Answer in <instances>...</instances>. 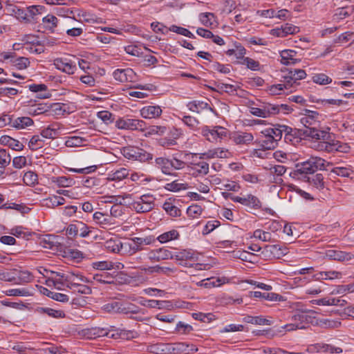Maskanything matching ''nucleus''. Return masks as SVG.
Listing matches in <instances>:
<instances>
[{"instance_id":"obj_37","label":"nucleus","mask_w":354,"mask_h":354,"mask_svg":"<svg viewBox=\"0 0 354 354\" xmlns=\"http://www.w3.org/2000/svg\"><path fill=\"white\" fill-rule=\"evenodd\" d=\"M51 112V109L46 104H39L37 105L32 106L29 111V113L33 115H37L44 113L46 115H50Z\"/></svg>"},{"instance_id":"obj_56","label":"nucleus","mask_w":354,"mask_h":354,"mask_svg":"<svg viewBox=\"0 0 354 354\" xmlns=\"http://www.w3.org/2000/svg\"><path fill=\"white\" fill-rule=\"evenodd\" d=\"M57 18L52 15H48L42 19L46 28L50 30H53L57 26Z\"/></svg>"},{"instance_id":"obj_18","label":"nucleus","mask_w":354,"mask_h":354,"mask_svg":"<svg viewBox=\"0 0 354 354\" xmlns=\"http://www.w3.org/2000/svg\"><path fill=\"white\" fill-rule=\"evenodd\" d=\"M147 351L155 354H170L173 353L171 343H157L148 346Z\"/></svg>"},{"instance_id":"obj_38","label":"nucleus","mask_w":354,"mask_h":354,"mask_svg":"<svg viewBox=\"0 0 354 354\" xmlns=\"http://www.w3.org/2000/svg\"><path fill=\"white\" fill-rule=\"evenodd\" d=\"M51 181L59 187H70L75 183L72 178L66 176L53 177Z\"/></svg>"},{"instance_id":"obj_14","label":"nucleus","mask_w":354,"mask_h":354,"mask_svg":"<svg viewBox=\"0 0 354 354\" xmlns=\"http://www.w3.org/2000/svg\"><path fill=\"white\" fill-rule=\"evenodd\" d=\"M261 136L257 140L256 142L263 149L271 150L274 149L277 144L274 140V138L268 132H266V129L261 131Z\"/></svg>"},{"instance_id":"obj_60","label":"nucleus","mask_w":354,"mask_h":354,"mask_svg":"<svg viewBox=\"0 0 354 354\" xmlns=\"http://www.w3.org/2000/svg\"><path fill=\"white\" fill-rule=\"evenodd\" d=\"M40 136L35 135L31 138L28 142V147L31 150H37L43 147L44 140Z\"/></svg>"},{"instance_id":"obj_23","label":"nucleus","mask_w":354,"mask_h":354,"mask_svg":"<svg viewBox=\"0 0 354 354\" xmlns=\"http://www.w3.org/2000/svg\"><path fill=\"white\" fill-rule=\"evenodd\" d=\"M297 52L293 50H284L280 53L281 63L284 65L295 64L300 62V59H296Z\"/></svg>"},{"instance_id":"obj_46","label":"nucleus","mask_w":354,"mask_h":354,"mask_svg":"<svg viewBox=\"0 0 354 354\" xmlns=\"http://www.w3.org/2000/svg\"><path fill=\"white\" fill-rule=\"evenodd\" d=\"M12 64L19 70H24L27 68L30 65V61L27 57H15L11 59Z\"/></svg>"},{"instance_id":"obj_17","label":"nucleus","mask_w":354,"mask_h":354,"mask_svg":"<svg viewBox=\"0 0 354 354\" xmlns=\"http://www.w3.org/2000/svg\"><path fill=\"white\" fill-rule=\"evenodd\" d=\"M82 283H92L93 281L91 279L87 278L78 272H71L66 288L71 289Z\"/></svg>"},{"instance_id":"obj_4","label":"nucleus","mask_w":354,"mask_h":354,"mask_svg":"<svg viewBox=\"0 0 354 354\" xmlns=\"http://www.w3.org/2000/svg\"><path fill=\"white\" fill-rule=\"evenodd\" d=\"M156 198L151 194H143L129 205L137 213L150 212L155 207Z\"/></svg>"},{"instance_id":"obj_52","label":"nucleus","mask_w":354,"mask_h":354,"mask_svg":"<svg viewBox=\"0 0 354 354\" xmlns=\"http://www.w3.org/2000/svg\"><path fill=\"white\" fill-rule=\"evenodd\" d=\"M11 161V156L6 149H0V169L4 171L5 168L9 165Z\"/></svg>"},{"instance_id":"obj_45","label":"nucleus","mask_w":354,"mask_h":354,"mask_svg":"<svg viewBox=\"0 0 354 354\" xmlns=\"http://www.w3.org/2000/svg\"><path fill=\"white\" fill-rule=\"evenodd\" d=\"M155 162L158 167L161 169L163 174H171V167L169 165V159L160 157L155 160Z\"/></svg>"},{"instance_id":"obj_49","label":"nucleus","mask_w":354,"mask_h":354,"mask_svg":"<svg viewBox=\"0 0 354 354\" xmlns=\"http://www.w3.org/2000/svg\"><path fill=\"white\" fill-rule=\"evenodd\" d=\"M93 218V220L97 224L102 225L103 227H104V225H106L111 224V218L109 216L105 215L104 214H103L102 212H97L94 213Z\"/></svg>"},{"instance_id":"obj_10","label":"nucleus","mask_w":354,"mask_h":354,"mask_svg":"<svg viewBox=\"0 0 354 354\" xmlns=\"http://www.w3.org/2000/svg\"><path fill=\"white\" fill-rule=\"evenodd\" d=\"M306 77V73L302 69L290 70L288 72V75L285 77L286 80V89H290L297 84V81L304 79Z\"/></svg>"},{"instance_id":"obj_19","label":"nucleus","mask_w":354,"mask_h":354,"mask_svg":"<svg viewBox=\"0 0 354 354\" xmlns=\"http://www.w3.org/2000/svg\"><path fill=\"white\" fill-rule=\"evenodd\" d=\"M93 283L94 281L102 284H111L115 283V277L108 272H99L92 275Z\"/></svg>"},{"instance_id":"obj_26","label":"nucleus","mask_w":354,"mask_h":354,"mask_svg":"<svg viewBox=\"0 0 354 354\" xmlns=\"http://www.w3.org/2000/svg\"><path fill=\"white\" fill-rule=\"evenodd\" d=\"M259 108L263 112L266 118L276 115L279 112V106L278 104H273L269 102H262Z\"/></svg>"},{"instance_id":"obj_58","label":"nucleus","mask_w":354,"mask_h":354,"mask_svg":"<svg viewBox=\"0 0 354 354\" xmlns=\"http://www.w3.org/2000/svg\"><path fill=\"white\" fill-rule=\"evenodd\" d=\"M106 328H92L88 330L87 334L91 339H96L101 337H106Z\"/></svg>"},{"instance_id":"obj_5","label":"nucleus","mask_w":354,"mask_h":354,"mask_svg":"<svg viewBox=\"0 0 354 354\" xmlns=\"http://www.w3.org/2000/svg\"><path fill=\"white\" fill-rule=\"evenodd\" d=\"M317 148L319 150L327 152L339 151L342 153H347L350 149V147L347 144L332 139L330 134L328 140L319 142Z\"/></svg>"},{"instance_id":"obj_39","label":"nucleus","mask_w":354,"mask_h":354,"mask_svg":"<svg viewBox=\"0 0 354 354\" xmlns=\"http://www.w3.org/2000/svg\"><path fill=\"white\" fill-rule=\"evenodd\" d=\"M179 236V232L176 230H171L159 235L157 237V240L161 243H165L170 241L178 239Z\"/></svg>"},{"instance_id":"obj_31","label":"nucleus","mask_w":354,"mask_h":354,"mask_svg":"<svg viewBox=\"0 0 354 354\" xmlns=\"http://www.w3.org/2000/svg\"><path fill=\"white\" fill-rule=\"evenodd\" d=\"M120 248H122V253L128 254L129 255H132L140 251V248H138L136 243L134 242L133 238L122 243V245H120Z\"/></svg>"},{"instance_id":"obj_57","label":"nucleus","mask_w":354,"mask_h":354,"mask_svg":"<svg viewBox=\"0 0 354 354\" xmlns=\"http://www.w3.org/2000/svg\"><path fill=\"white\" fill-rule=\"evenodd\" d=\"M221 280L220 279H215L214 278L211 277L201 280L197 283V285L209 288L220 286L221 284Z\"/></svg>"},{"instance_id":"obj_29","label":"nucleus","mask_w":354,"mask_h":354,"mask_svg":"<svg viewBox=\"0 0 354 354\" xmlns=\"http://www.w3.org/2000/svg\"><path fill=\"white\" fill-rule=\"evenodd\" d=\"M33 120L29 117H18L12 119V128L24 129L33 124Z\"/></svg>"},{"instance_id":"obj_41","label":"nucleus","mask_w":354,"mask_h":354,"mask_svg":"<svg viewBox=\"0 0 354 354\" xmlns=\"http://www.w3.org/2000/svg\"><path fill=\"white\" fill-rule=\"evenodd\" d=\"M264 250L266 252H270L274 258H280L286 254V250L282 249L279 245H268Z\"/></svg>"},{"instance_id":"obj_50","label":"nucleus","mask_w":354,"mask_h":354,"mask_svg":"<svg viewBox=\"0 0 354 354\" xmlns=\"http://www.w3.org/2000/svg\"><path fill=\"white\" fill-rule=\"evenodd\" d=\"M54 125L48 126L41 131V136L44 138L54 139L58 134V129L53 127Z\"/></svg>"},{"instance_id":"obj_48","label":"nucleus","mask_w":354,"mask_h":354,"mask_svg":"<svg viewBox=\"0 0 354 354\" xmlns=\"http://www.w3.org/2000/svg\"><path fill=\"white\" fill-rule=\"evenodd\" d=\"M115 263L111 261H95L92 263L93 268L100 272H106V270L114 268Z\"/></svg>"},{"instance_id":"obj_13","label":"nucleus","mask_w":354,"mask_h":354,"mask_svg":"<svg viewBox=\"0 0 354 354\" xmlns=\"http://www.w3.org/2000/svg\"><path fill=\"white\" fill-rule=\"evenodd\" d=\"M200 159H212V158H227L231 156V153L224 148H215L209 149L206 152L199 154Z\"/></svg>"},{"instance_id":"obj_53","label":"nucleus","mask_w":354,"mask_h":354,"mask_svg":"<svg viewBox=\"0 0 354 354\" xmlns=\"http://www.w3.org/2000/svg\"><path fill=\"white\" fill-rule=\"evenodd\" d=\"M312 80L313 82L319 85H326L332 82V79L324 73L315 74Z\"/></svg>"},{"instance_id":"obj_25","label":"nucleus","mask_w":354,"mask_h":354,"mask_svg":"<svg viewBox=\"0 0 354 354\" xmlns=\"http://www.w3.org/2000/svg\"><path fill=\"white\" fill-rule=\"evenodd\" d=\"M171 348H173V353L181 354H189L191 352L197 351L194 345H189L185 342L171 343Z\"/></svg>"},{"instance_id":"obj_61","label":"nucleus","mask_w":354,"mask_h":354,"mask_svg":"<svg viewBox=\"0 0 354 354\" xmlns=\"http://www.w3.org/2000/svg\"><path fill=\"white\" fill-rule=\"evenodd\" d=\"M124 204V202L123 203L121 201L114 204L110 209L111 216L115 218L121 216L124 214V209L122 207Z\"/></svg>"},{"instance_id":"obj_59","label":"nucleus","mask_w":354,"mask_h":354,"mask_svg":"<svg viewBox=\"0 0 354 354\" xmlns=\"http://www.w3.org/2000/svg\"><path fill=\"white\" fill-rule=\"evenodd\" d=\"M45 10L43 6H32L27 8L28 16L29 21L34 19L35 17L37 15L41 14Z\"/></svg>"},{"instance_id":"obj_24","label":"nucleus","mask_w":354,"mask_h":354,"mask_svg":"<svg viewBox=\"0 0 354 354\" xmlns=\"http://www.w3.org/2000/svg\"><path fill=\"white\" fill-rule=\"evenodd\" d=\"M142 270H144L146 273L148 274H153V273H158V274H164L166 275H170L172 273H174L176 272V268H171V267H164L160 266H149L148 268H144L141 269Z\"/></svg>"},{"instance_id":"obj_1","label":"nucleus","mask_w":354,"mask_h":354,"mask_svg":"<svg viewBox=\"0 0 354 354\" xmlns=\"http://www.w3.org/2000/svg\"><path fill=\"white\" fill-rule=\"evenodd\" d=\"M319 118L320 115L317 112L308 110L301 118V122L304 124V128L300 129L301 134L317 140H328L330 133L320 129Z\"/></svg>"},{"instance_id":"obj_12","label":"nucleus","mask_w":354,"mask_h":354,"mask_svg":"<svg viewBox=\"0 0 354 354\" xmlns=\"http://www.w3.org/2000/svg\"><path fill=\"white\" fill-rule=\"evenodd\" d=\"M173 259L179 261L182 266H187V261H197L198 257L192 250H183L172 252Z\"/></svg>"},{"instance_id":"obj_36","label":"nucleus","mask_w":354,"mask_h":354,"mask_svg":"<svg viewBox=\"0 0 354 354\" xmlns=\"http://www.w3.org/2000/svg\"><path fill=\"white\" fill-rule=\"evenodd\" d=\"M133 71L131 68L117 69L113 72V77L115 80L121 82L129 81V77H131Z\"/></svg>"},{"instance_id":"obj_42","label":"nucleus","mask_w":354,"mask_h":354,"mask_svg":"<svg viewBox=\"0 0 354 354\" xmlns=\"http://www.w3.org/2000/svg\"><path fill=\"white\" fill-rule=\"evenodd\" d=\"M37 311L39 313H45V314L48 315L49 317L56 318V319L65 317L64 312L61 310H55V309L48 308V307H46V308L41 307V308H39L37 309Z\"/></svg>"},{"instance_id":"obj_3","label":"nucleus","mask_w":354,"mask_h":354,"mask_svg":"<svg viewBox=\"0 0 354 354\" xmlns=\"http://www.w3.org/2000/svg\"><path fill=\"white\" fill-rule=\"evenodd\" d=\"M313 317L308 312H297L292 317V322L285 325L283 328L286 331H292L297 329H305L309 323H313Z\"/></svg>"},{"instance_id":"obj_40","label":"nucleus","mask_w":354,"mask_h":354,"mask_svg":"<svg viewBox=\"0 0 354 354\" xmlns=\"http://www.w3.org/2000/svg\"><path fill=\"white\" fill-rule=\"evenodd\" d=\"M316 324L323 328H337L341 326L338 319H320L317 320Z\"/></svg>"},{"instance_id":"obj_2","label":"nucleus","mask_w":354,"mask_h":354,"mask_svg":"<svg viewBox=\"0 0 354 354\" xmlns=\"http://www.w3.org/2000/svg\"><path fill=\"white\" fill-rule=\"evenodd\" d=\"M332 163L317 156H310L308 160L296 164L293 171L290 174V177L295 179H304L310 181L308 174H313L317 170L327 169L326 167Z\"/></svg>"},{"instance_id":"obj_54","label":"nucleus","mask_w":354,"mask_h":354,"mask_svg":"<svg viewBox=\"0 0 354 354\" xmlns=\"http://www.w3.org/2000/svg\"><path fill=\"white\" fill-rule=\"evenodd\" d=\"M165 188L168 191L176 192L187 189V185L185 183H180L178 180H174L171 183H167Z\"/></svg>"},{"instance_id":"obj_28","label":"nucleus","mask_w":354,"mask_h":354,"mask_svg":"<svg viewBox=\"0 0 354 354\" xmlns=\"http://www.w3.org/2000/svg\"><path fill=\"white\" fill-rule=\"evenodd\" d=\"M58 239L59 238L57 236L47 234L41 239L40 244L46 249L53 250L59 245Z\"/></svg>"},{"instance_id":"obj_8","label":"nucleus","mask_w":354,"mask_h":354,"mask_svg":"<svg viewBox=\"0 0 354 354\" xmlns=\"http://www.w3.org/2000/svg\"><path fill=\"white\" fill-rule=\"evenodd\" d=\"M230 199L235 203H239L254 209H259L261 207L260 200L252 194H248L243 196H233L230 197Z\"/></svg>"},{"instance_id":"obj_15","label":"nucleus","mask_w":354,"mask_h":354,"mask_svg":"<svg viewBox=\"0 0 354 354\" xmlns=\"http://www.w3.org/2000/svg\"><path fill=\"white\" fill-rule=\"evenodd\" d=\"M54 64L57 69L68 74H73L76 70V63L67 59H56Z\"/></svg>"},{"instance_id":"obj_32","label":"nucleus","mask_w":354,"mask_h":354,"mask_svg":"<svg viewBox=\"0 0 354 354\" xmlns=\"http://www.w3.org/2000/svg\"><path fill=\"white\" fill-rule=\"evenodd\" d=\"M315 349L317 352H325L330 353H340L342 349L339 347H335L331 344L325 343H317L314 344Z\"/></svg>"},{"instance_id":"obj_55","label":"nucleus","mask_w":354,"mask_h":354,"mask_svg":"<svg viewBox=\"0 0 354 354\" xmlns=\"http://www.w3.org/2000/svg\"><path fill=\"white\" fill-rule=\"evenodd\" d=\"M331 173L342 177H350L353 171L350 167H336L331 169Z\"/></svg>"},{"instance_id":"obj_62","label":"nucleus","mask_w":354,"mask_h":354,"mask_svg":"<svg viewBox=\"0 0 354 354\" xmlns=\"http://www.w3.org/2000/svg\"><path fill=\"white\" fill-rule=\"evenodd\" d=\"M192 317L196 320H200L205 323H209L212 320L215 319V315L212 313H195L192 314Z\"/></svg>"},{"instance_id":"obj_27","label":"nucleus","mask_w":354,"mask_h":354,"mask_svg":"<svg viewBox=\"0 0 354 354\" xmlns=\"http://www.w3.org/2000/svg\"><path fill=\"white\" fill-rule=\"evenodd\" d=\"M0 143L6 145L15 151H21L24 148V145L17 140H15L8 136H3L0 138Z\"/></svg>"},{"instance_id":"obj_30","label":"nucleus","mask_w":354,"mask_h":354,"mask_svg":"<svg viewBox=\"0 0 354 354\" xmlns=\"http://www.w3.org/2000/svg\"><path fill=\"white\" fill-rule=\"evenodd\" d=\"M187 107L189 111L197 113H199L205 109H211L207 102L200 100H194L192 102H189L187 104Z\"/></svg>"},{"instance_id":"obj_11","label":"nucleus","mask_w":354,"mask_h":354,"mask_svg":"<svg viewBox=\"0 0 354 354\" xmlns=\"http://www.w3.org/2000/svg\"><path fill=\"white\" fill-rule=\"evenodd\" d=\"M148 259L153 262L172 259V252L164 248L152 250L147 254Z\"/></svg>"},{"instance_id":"obj_16","label":"nucleus","mask_w":354,"mask_h":354,"mask_svg":"<svg viewBox=\"0 0 354 354\" xmlns=\"http://www.w3.org/2000/svg\"><path fill=\"white\" fill-rule=\"evenodd\" d=\"M299 30V27L290 24H286L281 28L272 29V34L276 37H284L289 34H295Z\"/></svg>"},{"instance_id":"obj_35","label":"nucleus","mask_w":354,"mask_h":354,"mask_svg":"<svg viewBox=\"0 0 354 354\" xmlns=\"http://www.w3.org/2000/svg\"><path fill=\"white\" fill-rule=\"evenodd\" d=\"M7 296L28 297L32 295L30 289L27 288H10L3 291Z\"/></svg>"},{"instance_id":"obj_43","label":"nucleus","mask_w":354,"mask_h":354,"mask_svg":"<svg viewBox=\"0 0 354 354\" xmlns=\"http://www.w3.org/2000/svg\"><path fill=\"white\" fill-rule=\"evenodd\" d=\"M215 18L214 14L212 12H205L199 15V20L201 24L209 28H212L214 26Z\"/></svg>"},{"instance_id":"obj_6","label":"nucleus","mask_w":354,"mask_h":354,"mask_svg":"<svg viewBox=\"0 0 354 354\" xmlns=\"http://www.w3.org/2000/svg\"><path fill=\"white\" fill-rule=\"evenodd\" d=\"M202 135L209 142H218L227 137V130L221 126H216L213 129L205 126L202 129Z\"/></svg>"},{"instance_id":"obj_34","label":"nucleus","mask_w":354,"mask_h":354,"mask_svg":"<svg viewBox=\"0 0 354 354\" xmlns=\"http://www.w3.org/2000/svg\"><path fill=\"white\" fill-rule=\"evenodd\" d=\"M243 322L245 323L254 324V325H268L270 326L272 324V322L269 319L264 318L262 316H250L246 315L243 319Z\"/></svg>"},{"instance_id":"obj_44","label":"nucleus","mask_w":354,"mask_h":354,"mask_svg":"<svg viewBox=\"0 0 354 354\" xmlns=\"http://www.w3.org/2000/svg\"><path fill=\"white\" fill-rule=\"evenodd\" d=\"M162 208L171 216L178 217L180 216V209L171 201H165Z\"/></svg>"},{"instance_id":"obj_21","label":"nucleus","mask_w":354,"mask_h":354,"mask_svg":"<svg viewBox=\"0 0 354 354\" xmlns=\"http://www.w3.org/2000/svg\"><path fill=\"white\" fill-rule=\"evenodd\" d=\"M162 109L159 106H147L140 110L141 115L145 118H156L162 114Z\"/></svg>"},{"instance_id":"obj_47","label":"nucleus","mask_w":354,"mask_h":354,"mask_svg":"<svg viewBox=\"0 0 354 354\" xmlns=\"http://www.w3.org/2000/svg\"><path fill=\"white\" fill-rule=\"evenodd\" d=\"M254 137L250 133H242L234 138V142L238 145H248L252 142Z\"/></svg>"},{"instance_id":"obj_64","label":"nucleus","mask_w":354,"mask_h":354,"mask_svg":"<svg viewBox=\"0 0 354 354\" xmlns=\"http://www.w3.org/2000/svg\"><path fill=\"white\" fill-rule=\"evenodd\" d=\"M37 180V175L31 171L26 172L23 177L24 183L29 186L35 185Z\"/></svg>"},{"instance_id":"obj_33","label":"nucleus","mask_w":354,"mask_h":354,"mask_svg":"<svg viewBox=\"0 0 354 354\" xmlns=\"http://www.w3.org/2000/svg\"><path fill=\"white\" fill-rule=\"evenodd\" d=\"M192 169L196 175H206L209 172V164L203 160L197 162H192Z\"/></svg>"},{"instance_id":"obj_63","label":"nucleus","mask_w":354,"mask_h":354,"mask_svg":"<svg viewBox=\"0 0 354 354\" xmlns=\"http://www.w3.org/2000/svg\"><path fill=\"white\" fill-rule=\"evenodd\" d=\"M139 148L134 147H127L122 150L124 156L128 159H134L137 158Z\"/></svg>"},{"instance_id":"obj_7","label":"nucleus","mask_w":354,"mask_h":354,"mask_svg":"<svg viewBox=\"0 0 354 354\" xmlns=\"http://www.w3.org/2000/svg\"><path fill=\"white\" fill-rule=\"evenodd\" d=\"M118 129L124 130H139L144 131L146 124L144 121L129 118H120L115 122Z\"/></svg>"},{"instance_id":"obj_22","label":"nucleus","mask_w":354,"mask_h":354,"mask_svg":"<svg viewBox=\"0 0 354 354\" xmlns=\"http://www.w3.org/2000/svg\"><path fill=\"white\" fill-rule=\"evenodd\" d=\"M53 274H55V277H52V281L53 283V285L57 288L61 289L62 286H64L66 287L68 278L71 274V272H53Z\"/></svg>"},{"instance_id":"obj_20","label":"nucleus","mask_w":354,"mask_h":354,"mask_svg":"<svg viewBox=\"0 0 354 354\" xmlns=\"http://www.w3.org/2000/svg\"><path fill=\"white\" fill-rule=\"evenodd\" d=\"M326 256L330 259L339 261H349L352 259L353 255L343 251L337 250H328L326 252Z\"/></svg>"},{"instance_id":"obj_9","label":"nucleus","mask_w":354,"mask_h":354,"mask_svg":"<svg viewBox=\"0 0 354 354\" xmlns=\"http://www.w3.org/2000/svg\"><path fill=\"white\" fill-rule=\"evenodd\" d=\"M131 305L129 306H125L122 303L113 301L111 302L107 303L102 306V310L106 313H124L127 314L129 313H134L135 311L131 309Z\"/></svg>"},{"instance_id":"obj_51","label":"nucleus","mask_w":354,"mask_h":354,"mask_svg":"<svg viewBox=\"0 0 354 354\" xmlns=\"http://www.w3.org/2000/svg\"><path fill=\"white\" fill-rule=\"evenodd\" d=\"M250 297H255V298H263V299H264L266 300H268V301H274V300H277L278 295H277L275 293H269V292L262 293L260 291H253V292H250Z\"/></svg>"}]
</instances>
